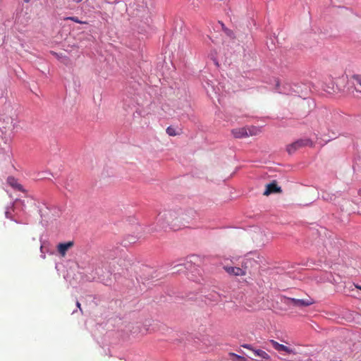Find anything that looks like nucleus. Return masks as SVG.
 Returning a JSON list of instances; mask_svg holds the SVG:
<instances>
[{
  "instance_id": "1",
  "label": "nucleus",
  "mask_w": 361,
  "mask_h": 361,
  "mask_svg": "<svg viewBox=\"0 0 361 361\" xmlns=\"http://www.w3.org/2000/svg\"><path fill=\"white\" fill-rule=\"evenodd\" d=\"M193 214L194 212L190 209L173 207L159 214L157 224L164 230L180 231L190 223L193 217Z\"/></svg>"
},
{
  "instance_id": "2",
  "label": "nucleus",
  "mask_w": 361,
  "mask_h": 361,
  "mask_svg": "<svg viewBox=\"0 0 361 361\" xmlns=\"http://www.w3.org/2000/svg\"><path fill=\"white\" fill-rule=\"evenodd\" d=\"M13 119L8 116H0V137L6 142L9 138L7 133L13 126Z\"/></svg>"
},
{
  "instance_id": "3",
  "label": "nucleus",
  "mask_w": 361,
  "mask_h": 361,
  "mask_svg": "<svg viewBox=\"0 0 361 361\" xmlns=\"http://www.w3.org/2000/svg\"><path fill=\"white\" fill-rule=\"evenodd\" d=\"M312 146V142L309 139H300L286 146V151L289 154L295 153L300 148L305 146Z\"/></svg>"
},
{
  "instance_id": "4",
  "label": "nucleus",
  "mask_w": 361,
  "mask_h": 361,
  "mask_svg": "<svg viewBox=\"0 0 361 361\" xmlns=\"http://www.w3.org/2000/svg\"><path fill=\"white\" fill-rule=\"evenodd\" d=\"M287 300L288 301L287 302V304H288V305L291 304L292 305H293L295 307H308L310 305H313L315 302L314 299L310 296H308L307 298H305V299H296V298H287Z\"/></svg>"
},
{
  "instance_id": "5",
  "label": "nucleus",
  "mask_w": 361,
  "mask_h": 361,
  "mask_svg": "<svg viewBox=\"0 0 361 361\" xmlns=\"http://www.w3.org/2000/svg\"><path fill=\"white\" fill-rule=\"evenodd\" d=\"M255 129H247L245 128H235L231 130L232 135L235 138H243L247 137L249 136H252L255 135V133L254 132Z\"/></svg>"
},
{
  "instance_id": "6",
  "label": "nucleus",
  "mask_w": 361,
  "mask_h": 361,
  "mask_svg": "<svg viewBox=\"0 0 361 361\" xmlns=\"http://www.w3.org/2000/svg\"><path fill=\"white\" fill-rule=\"evenodd\" d=\"M224 269L231 276H243L246 274V271L240 267L225 266Z\"/></svg>"
},
{
  "instance_id": "7",
  "label": "nucleus",
  "mask_w": 361,
  "mask_h": 361,
  "mask_svg": "<svg viewBox=\"0 0 361 361\" xmlns=\"http://www.w3.org/2000/svg\"><path fill=\"white\" fill-rule=\"evenodd\" d=\"M270 343H271L273 348L279 352H286L288 354H295V350L290 348L283 344H280L274 340H271Z\"/></svg>"
},
{
  "instance_id": "8",
  "label": "nucleus",
  "mask_w": 361,
  "mask_h": 361,
  "mask_svg": "<svg viewBox=\"0 0 361 361\" xmlns=\"http://www.w3.org/2000/svg\"><path fill=\"white\" fill-rule=\"evenodd\" d=\"M73 246V241H68L66 243H59L57 246L58 252L62 257H64L66 254V252L68 249Z\"/></svg>"
},
{
  "instance_id": "9",
  "label": "nucleus",
  "mask_w": 361,
  "mask_h": 361,
  "mask_svg": "<svg viewBox=\"0 0 361 361\" xmlns=\"http://www.w3.org/2000/svg\"><path fill=\"white\" fill-rule=\"evenodd\" d=\"M281 192V188L277 185L275 181L267 185L266 190L264 192V195H269L271 193Z\"/></svg>"
},
{
  "instance_id": "10",
  "label": "nucleus",
  "mask_w": 361,
  "mask_h": 361,
  "mask_svg": "<svg viewBox=\"0 0 361 361\" xmlns=\"http://www.w3.org/2000/svg\"><path fill=\"white\" fill-rule=\"evenodd\" d=\"M7 183L11 185L13 188H14L15 190H17L18 191H24V189L22 186V185H20L18 182V180L16 179L13 176H9L7 178Z\"/></svg>"
},
{
  "instance_id": "11",
  "label": "nucleus",
  "mask_w": 361,
  "mask_h": 361,
  "mask_svg": "<svg viewBox=\"0 0 361 361\" xmlns=\"http://www.w3.org/2000/svg\"><path fill=\"white\" fill-rule=\"evenodd\" d=\"M253 353H254V355L256 357H258L259 358H260L261 360H267L270 359V356L264 350H262L260 349H255L253 350ZM255 360L260 361V360H258V359H255Z\"/></svg>"
},
{
  "instance_id": "12",
  "label": "nucleus",
  "mask_w": 361,
  "mask_h": 361,
  "mask_svg": "<svg viewBox=\"0 0 361 361\" xmlns=\"http://www.w3.org/2000/svg\"><path fill=\"white\" fill-rule=\"evenodd\" d=\"M228 356L231 357L232 361H245L246 359L245 357L237 355L234 353H229Z\"/></svg>"
},
{
  "instance_id": "13",
  "label": "nucleus",
  "mask_w": 361,
  "mask_h": 361,
  "mask_svg": "<svg viewBox=\"0 0 361 361\" xmlns=\"http://www.w3.org/2000/svg\"><path fill=\"white\" fill-rule=\"evenodd\" d=\"M322 197L324 200H327V201H332V200H335V198H336L334 195H331V194L326 192H323Z\"/></svg>"
},
{
  "instance_id": "14",
  "label": "nucleus",
  "mask_w": 361,
  "mask_h": 361,
  "mask_svg": "<svg viewBox=\"0 0 361 361\" xmlns=\"http://www.w3.org/2000/svg\"><path fill=\"white\" fill-rule=\"evenodd\" d=\"M64 20H72L75 23H80V24H87V23L85 22V21H82V20H80L77 17L75 16H71V17H67Z\"/></svg>"
},
{
  "instance_id": "15",
  "label": "nucleus",
  "mask_w": 361,
  "mask_h": 361,
  "mask_svg": "<svg viewBox=\"0 0 361 361\" xmlns=\"http://www.w3.org/2000/svg\"><path fill=\"white\" fill-rule=\"evenodd\" d=\"M166 133L170 136H176L177 135L175 128L171 126L166 128Z\"/></svg>"
},
{
  "instance_id": "16",
  "label": "nucleus",
  "mask_w": 361,
  "mask_h": 361,
  "mask_svg": "<svg viewBox=\"0 0 361 361\" xmlns=\"http://www.w3.org/2000/svg\"><path fill=\"white\" fill-rule=\"evenodd\" d=\"M353 79L357 82V84L361 86V75H355L353 76Z\"/></svg>"
},
{
  "instance_id": "17",
  "label": "nucleus",
  "mask_w": 361,
  "mask_h": 361,
  "mask_svg": "<svg viewBox=\"0 0 361 361\" xmlns=\"http://www.w3.org/2000/svg\"><path fill=\"white\" fill-rule=\"evenodd\" d=\"M241 347H243L244 348H246V349H248V350H251L252 352L255 350V348H253V347L250 344L244 343V344L241 345Z\"/></svg>"
},
{
  "instance_id": "18",
  "label": "nucleus",
  "mask_w": 361,
  "mask_h": 361,
  "mask_svg": "<svg viewBox=\"0 0 361 361\" xmlns=\"http://www.w3.org/2000/svg\"><path fill=\"white\" fill-rule=\"evenodd\" d=\"M76 305H77V307L80 309V310L81 312H82V308H81V305H80V303L78 301H77V302H76Z\"/></svg>"
},
{
  "instance_id": "19",
  "label": "nucleus",
  "mask_w": 361,
  "mask_h": 361,
  "mask_svg": "<svg viewBox=\"0 0 361 361\" xmlns=\"http://www.w3.org/2000/svg\"><path fill=\"white\" fill-rule=\"evenodd\" d=\"M5 214L7 218H10L11 213L8 211H6Z\"/></svg>"
},
{
  "instance_id": "20",
  "label": "nucleus",
  "mask_w": 361,
  "mask_h": 361,
  "mask_svg": "<svg viewBox=\"0 0 361 361\" xmlns=\"http://www.w3.org/2000/svg\"><path fill=\"white\" fill-rule=\"evenodd\" d=\"M357 194L361 196V188L358 190Z\"/></svg>"
},
{
  "instance_id": "21",
  "label": "nucleus",
  "mask_w": 361,
  "mask_h": 361,
  "mask_svg": "<svg viewBox=\"0 0 361 361\" xmlns=\"http://www.w3.org/2000/svg\"><path fill=\"white\" fill-rule=\"evenodd\" d=\"M355 287H356L357 289L361 290V286H355Z\"/></svg>"
},
{
  "instance_id": "22",
  "label": "nucleus",
  "mask_w": 361,
  "mask_h": 361,
  "mask_svg": "<svg viewBox=\"0 0 361 361\" xmlns=\"http://www.w3.org/2000/svg\"><path fill=\"white\" fill-rule=\"evenodd\" d=\"M25 3L30 2V0H23Z\"/></svg>"
}]
</instances>
